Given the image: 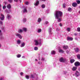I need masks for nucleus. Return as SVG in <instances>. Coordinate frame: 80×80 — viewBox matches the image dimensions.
Wrapping results in <instances>:
<instances>
[{"label":"nucleus","mask_w":80,"mask_h":80,"mask_svg":"<svg viewBox=\"0 0 80 80\" xmlns=\"http://www.w3.org/2000/svg\"><path fill=\"white\" fill-rule=\"evenodd\" d=\"M63 12L60 11H56L54 13L55 18L58 19V22H60L62 21V17Z\"/></svg>","instance_id":"1"},{"label":"nucleus","mask_w":80,"mask_h":80,"mask_svg":"<svg viewBox=\"0 0 80 80\" xmlns=\"http://www.w3.org/2000/svg\"><path fill=\"white\" fill-rule=\"evenodd\" d=\"M42 40L41 39L39 40H35V45H42L41 42Z\"/></svg>","instance_id":"2"},{"label":"nucleus","mask_w":80,"mask_h":80,"mask_svg":"<svg viewBox=\"0 0 80 80\" xmlns=\"http://www.w3.org/2000/svg\"><path fill=\"white\" fill-rule=\"evenodd\" d=\"M59 61L60 62H67L68 61V59H67L63 58H61L59 59Z\"/></svg>","instance_id":"3"},{"label":"nucleus","mask_w":80,"mask_h":80,"mask_svg":"<svg viewBox=\"0 0 80 80\" xmlns=\"http://www.w3.org/2000/svg\"><path fill=\"white\" fill-rule=\"evenodd\" d=\"M22 12L24 13H27V7H24L23 8Z\"/></svg>","instance_id":"4"},{"label":"nucleus","mask_w":80,"mask_h":80,"mask_svg":"<svg viewBox=\"0 0 80 80\" xmlns=\"http://www.w3.org/2000/svg\"><path fill=\"white\" fill-rule=\"evenodd\" d=\"M16 36H17L20 39H22V37H23V36L21 35V34L18 33L16 34Z\"/></svg>","instance_id":"5"},{"label":"nucleus","mask_w":80,"mask_h":80,"mask_svg":"<svg viewBox=\"0 0 80 80\" xmlns=\"http://www.w3.org/2000/svg\"><path fill=\"white\" fill-rule=\"evenodd\" d=\"M52 28H49L48 32L49 35H52V34H53V32H52Z\"/></svg>","instance_id":"6"},{"label":"nucleus","mask_w":80,"mask_h":80,"mask_svg":"<svg viewBox=\"0 0 80 80\" xmlns=\"http://www.w3.org/2000/svg\"><path fill=\"white\" fill-rule=\"evenodd\" d=\"M74 65L76 67H78V66H80V63L78 62H76L75 63Z\"/></svg>","instance_id":"7"},{"label":"nucleus","mask_w":80,"mask_h":80,"mask_svg":"<svg viewBox=\"0 0 80 80\" xmlns=\"http://www.w3.org/2000/svg\"><path fill=\"white\" fill-rule=\"evenodd\" d=\"M1 17L0 18V19L1 20H4V19L5 18V17H4V15L3 14H1Z\"/></svg>","instance_id":"8"},{"label":"nucleus","mask_w":80,"mask_h":80,"mask_svg":"<svg viewBox=\"0 0 80 80\" xmlns=\"http://www.w3.org/2000/svg\"><path fill=\"white\" fill-rule=\"evenodd\" d=\"M73 40V38L72 37H68L67 38V40L68 41H72Z\"/></svg>","instance_id":"9"},{"label":"nucleus","mask_w":80,"mask_h":80,"mask_svg":"<svg viewBox=\"0 0 80 80\" xmlns=\"http://www.w3.org/2000/svg\"><path fill=\"white\" fill-rule=\"evenodd\" d=\"M25 45V43L24 42H22L21 44L20 47H23Z\"/></svg>","instance_id":"10"},{"label":"nucleus","mask_w":80,"mask_h":80,"mask_svg":"<svg viewBox=\"0 0 80 80\" xmlns=\"http://www.w3.org/2000/svg\"><path fill=\"white\" fill-rule=\"evenodd\" d=\"M75 75L76 77H78L80 75V72H78L76 71V73H75Z\"/></svg>","instance_id":"11"},{"label":"nucleus","mask_w":80,"mask_h":80,"mask_svg":"<svg viewBox=\"0 0 80 80\" xmlns=\"http://www.w3.org/2000/svg\"><path fill=\"white\" fill-rule=\"evenodd\" d=\"M72 5L73 7H76L77 5V3L76 2H74L72 3Z\"/></svg>","instance_id":"12"},{"label":"nucleus","mask_w":80,"mask_h":80,"mask_svg":"<svg viewBox=\"0 0 80 80\" xmlns=\"http://www.w3.org/2000/svg\"><path fill=\"white\" fill-rule=\"evenodd\" d=\"M5 12L6 13H10V12H11V10L9 9L8 10H5Z\"/></svg>","instance_id":"13"},{"label":"nucleus","mask_w":80,"mask_h":80,"mask_svg":"<svg viewBox=\"0 0 80 80\" xmlns=\"http://www.w3.org/2000/svg\"><path fill=\"white\" fill-rule=\"evenodd\" d=\"M68 11L69 12H71L72 11V9L71 8H68Z\"/></svg>","instance_id":"14"},{"label":"nucleus","mask_w":80,"mask_h":80,"mask_svg":"<svg viewBox=\"0 0 80 80\" xmlns=\"http://www.w3.org/2000/svg\"><path fill=\"white\" fill-rule=\"evenodd\" d=\"M39 4V1H37L34 4V5L35 6H37Z\"/></svg>","instance_id":"15"},{"label":"nucleus","mask_w":80,"mask_h":80,"mask_svg":"<svg viewBox=\"0 0 80 80\" xmlns=\"http://www.w3.org/2000/svg\"><path fill=\"white\" fill-rule=\"evenodd\" d=\"M23 29H19L18 30V33H22V32H23Z\"/></svg>","instance_id":"16"},{"label":"nucleus","mask_w":80,"mask_h":80,"mask_svg":"<svg viewBox=\"0 0 80 80\" xmlns=\"http://www.w3.org/2000/svg\"><path fill=\"white\" fill-rule=\"evenodd\" d=\"M7 18L8 19H10V18H11V16L9 14H8L7 15Z\"/></svg>","instance_id":"17"},{"label":"nucleus","mask_w":80,"mask_h":80,"mask_svg":"<svg viewBox=\"0 0 80 80\" xmlns=\"http://www.w3.org/2000/svg\"><path fill=\"white\" fill-rule=\"evenodd\" d=\"M77 69V67H74L72 68V70H73V71H75V70H76Z\"/></svg>","instance_id":"18"},{"label":"nucleus","mask_w":80,"mask_h":80,"mask_svg":"<svg viewBox=\"0 0 80 80\" xmlns=\"http://www.w3.org/2000/svg\"><path fill=\"white\" fill-rule=\"evenodd\" d=\"M7 7L8 8L10 9V8H11V5H10V4H8L7 6Z\"/></svg>","instance_id":"19"},{"label":"nucleus","mask_w":80,"mask_h":80,"mask_svg":"<svg viewBox=\"0 0 80 80\" xmlns=\"http://www.w3.org/2000/svg\"><path fill=\"white\" fill-rule=\"evenodd\" d=\"M62 48L63 49H67L68 48V47L67 46H64Z\"/></svg>","instance_id":"20"},{"label":"nucleus","mask_w":80,"mask_h":80,"mask_svg":"<svg viewBox=\"0 0 80 80\" xmlns=\"http://www.w3.org/2000/svg\"><path fill=\"white\" fill-rule=\"evenodd\" d=\"M17 43L18 44H20L21 43V41L18 40V41H17Z\"/></svg>","instance_id":"21"},{"label":"nucleus","mask_w":80,"mask_h":80,"mask_svg":"<svg viewBox=\"0 0 80 80\" xmlns=\"http://www.w3.org/2000/svg\"><path fill=\"white\" fill-rule=\"evenodd\" d=\"M75 51L76 52H78V51H79V49L78 48H76L75 49Z\"/></svg>","instance_id":"22"},{"label":"nucleus","mask_w":80,"mask_h":80,"mask_svg":"<svg viewBox=\"0 0 80 80\" xmlns=\"http://www.w3.org/2000/svg\"><path fill=\"white\" fill-rule=\"evenodd\" d=\"M41 20L42 19H41V18H39L38 19V22L40 23L41 22Z\"/></svg>","instance_id":"23"},{"label":"nucleus","mask_w":80,"mask_h":80,"mask_svg":"<svg viewBox=\"0 0 80 80\" xmlns=\"http://www.w3.org/2000/svg\"><path fill=\"white\" fill-rule=\"evenodd\" d=\"M75 62V60L74 59H71L70 60V62L71 63H73Z\"/></svg>","instance_id":"24"},{"label":"nucleus","mask_w":80,"mask_h":80,"mask_svg":"<svg viewBox=\"0 0 80 80\" xmlns=\"http://www.w3.org/2000/svg\"><path fill=\"white\" fill-rule=\"evenodd\" d=\"M51 53L52 55H55V51H51Z\"/></svg>","instance_id":"25"},{"label":"nucleus","mask_w":80,"mask_h":80,"mask_svg":"<svg viewBox=\"0 0 80 80\" xmlns=\"http://www.w3.org/2000/svg\"><path fill=\"white\" fill-rule=\"evenodd\" d=\"M27 22V19L25 18H24L23 19V23H25V22Z\"/></svg>","instance_id":"26"},{"label":"nucleus","mask_w":80,"mask_h":80,"mask_svg":"<svg viewBox=\"0 0 80 80\" xmlns=\"http://www.w3.org/2000/svg\"><path fill=\"white\" fill-rule=\"evenodd\" d=\"M41 32H42V30H41V29H38V30L37 31V32H38V33H40Z\"/></svg>","instance_id":"27"},{"label":"nucleus","mask_w":80,"mask_h":80,"mask_svg":"<svg viewBox=\"0 0 80 80\" xmlns=\"http://www.w3.org/2000/svg\"><path fill=\"white\" fill-rule=\"evenodd\" d=\"M22 30L24 32H27V29L25 28H23Z\"/></svg>","instance_id":"28"},{"label":"nucleus","mask_w":80,"mask_h":80,"mask_svg":"<svg viewBox=\"0 0 80 80\" xmlns=\"http://www.w3.org/2000/svg\"><path fill=\"white\" fill-rule=\"evenodd\" d=\"M41 7L42 8H45V4H42L41 6Z\"/></svg>","instance_id":"29"},{"label":"nucleus","mask_w":80,"mask_h":80,"mask_svg":"<svg viewBox=\"0 0 80 80\" xmlns=\"http://www.w3.org/2000/svg\"><path fill=\"white\" fill-rule=\"evenodd\" d=\"M66 30L68 32H70V28H67Z\"/></svg>","instance_id":"30"},{"label":"nucleus","mask_w":80,"mask_h":80,"mask_svg":"<svg viewBox=\"0 0 80 80\" xmlns=\"http://www.w3.org/2000/svg\"><path fill=\"white\" fill-rule=\"evenodd\" d=\"M59 52L60 53H63V50L62 49H60L59 50Z\"/></svg>","instance_id":"31"},{"label":"nucleus","mask_w":80,"mask_h":80,"mask_svg":"<svg viewBox=\"0 0 80 80\" xmlns=\"http://www.w3.org/2000/svg\"><path fill=\"white\" fill-rule=\"evenodd\" d=\"M77 57L78 59H80V54H78L77 55Z\"/></svg>","instance_id":"32"},{"label":"nucleus","mask_w":80,"mask_h":80,"mask_svg":"<svg viewBox=\"0 0 80 80\" xmlns=\"http://www.w3.org/2000/svg\"><path fill=\"white\" fill-rule=\"evenodd\" d=\"M76 2L78 4H80V1L79 0H76Z\"/></svg>","instance_id":"33"},{"label":"nucleus","mask_w":80,"mask_h":80,"mask_svg":"<svg viewBox=\"0 0 80 80\" xmlns=\"http://www.w3.org/2000/svg\"><path fill=\"white\" fill-rule=\"evenodd\" d=\"M38 47H35L34 48V50H36V51L38 50Z\"/></svg>","instance_id":"34"},{"label":"nucleus","mask_w":80,"mask_h":80,"mask_svg":"<svg viewBox=\"0 0 80 80\" xmlns=\"http://www.w3.org/2000/svg\"><path fill=\"white\" fill-rule=\"evenodd\" d=\"M25 78L27 79H29V76L28 75H26L25 76Z\"/></svg>","instance_id":"35"},{"label":"nucleus","mask_w":80,"mask_h":80,"mask_svg":"<svg viewBox=\"0 0 80 80\" xmlns=\"http://www.w3.org/2000/svg\"><path fill=\"white\" fill-rule=\"evenodd\" d=\"M63 7L64 8H66V4L64 3L63 5Z\"/></svg>","instance_id":"36"},{"label":"nucleus","mask_w":80,"mask_h":80,"mask_svg":"<svg viewBox=\"0 0 80 80\" xmlns=\"http://www.w3.org/2000/svg\"><path fill=\"white\" fill-rule=\"evenodd\" d=\"M14 0V1L16 2H18V0H19V1H20V2H22V0Z\"/></svg>","instance_id":"37"},{"label":"nucleus","mask_w":80,"mask_h":80,"mask_svg":"<svg viewBox=\"0 0 80 80\" xmlns=\"http://www.w3.org/2000/svg\"><path fill=\"white\" fill-rule=\"evenodd\" d=\"M18 58H20L21 57V55L20 54H18L17 56Z\"/></svg>","instance_id":"38"},{"label":"nucleus","mask_w":80,"mask_h":80,"mask_svg":"<svg viewBox=\"0 0 80 80\" xmlns=\"http://www.w3.org/2000/svg\"><path fill=\"white\" fill-rule=\"evenodd\" d=\"M78 32H80V28H78L77 29Z\"/></svg>","instance_id":"39"},{"label":"nucleus","mask_w":80,"mask_h":80,"mask_svg":"<svg viewBox=\"0 0 80 80\" xmlns=\"http://www.w3.org/2000/svg\"><path fill=\"white\" fill-rule=\"evenodd\" d=\"M0 38H1V40H3V39L4 38H3V36H0Z\"/></svg>","instance_id":"40"},{"label":"nucleus","mask_w":80,"mask_h":80,"mask_svg":"<svg viewBox=\"0 0 80 80\" xmlns=\"http://www.w3.org/2000/svg\"><path fill=\"white\" fill-rule=\"evenodd\" d=\"M45 24H46V25H47V24H48L49 22L48 21H45Z\"/></svg>","instance_id":"41"},{"label":"nucleus","mask_w":80,"mask_h":80,"mask_svg":"<svg viewBox=\"0 0 80 80\" xmlns=\"http://www.w3.org/2000/svg\"><path fill=\"white\" fill-rule=\"evenodd\" d=\"M59 25L60 27H62V24L61 23H60L59 24Z\"/></svg>","instance_id":"42"},{"label":"nucleus","mask_w":80,"mask_h":80,"mask_svg":"<svg viewBox=\"0 0 80 80\" xmlns=\"http://www.w3.org/2000/svg\"><path fill=\"white\" fill-rule=\"evenodd\" d=\"M28 3H29L27 2H25V4H26V5H28Z\"/></svg>","instance_id":"43"},{"label":"nucleus","mask_w":80,"mask_h":80,"mask_svg":"<svg viewBox=\"0 0 80 80\" xmlns=\"http://www.w3.org/2000/svg\"><path fill=\"white\" fill-rule=\"evenodd\" d=\"M3 9H5V8H6V6H3Z\"/></svg>","instance_id":"44"},{"label":"nucleus","mask_w":80,"mask_h":80,"mask_svg":"<svg viewBox=\"0 0 80 80\" xmlns=\"http://www.w3.org/2000/svg\"><path fill=\"white\" fill-rule=\"evenodd\" d=\"M20 74L21 75H23V72H21L20 73Z\"/></svg>","instance_id":"45"},{"label":"nucleus","mask_w":80,"mask_h":80,"mask_svg":"<svg viewBox=\"0 0 80 80\" xmlns=\"http://www.w3.org/2000/svg\"><path fill=\"white\" fill-rule=\"evenodd\" d=\"M8 2L11 3V2H12V0H8Z\"/></svg>","instance_id":"46"},{"label":"nucleus","mask_w":80,"mask_h":80,"mask_svg":"<svg viewBox=\"0 0 80 80\" xmlns=\"http://www.w3.org/2000/svg\"><path fill=\"white\" fill-rule=\"evenodd\" d=\"M0 24H1V25H2L3 24V22L2 21H0Z\"/></svg>","instance_id":"47"},{"label":"nucleus","mask_w":80,"mask_h":80,"mask_svg":"<svg viewBox=\"0 0 80 80\" xmlns=\"http://www.w3.org/2000/svg\"><path fill=\"white\" fill-rule=\"evenodd\" d=\"M44 60H45L44 58H42L41 59V60H42V61H43Z\"/></svg>","instance_id":"48"},{"label":"nucleus","mask_w":80,"mask_h":80,"mask_svg":"<svg viewBox=\"0 0 80 80\" xmlns=\"http://www.w3.org/2000/svg\"><path fill=\"white\" fill-rule=\"evenodd\" d=\"M74 35L75 36H77V33H74Z\"/></svg>","instance_id":"49"},{"label":"nucleus","mask_w":80,"mask_h":80,"mask_svg":"<svg viewBox=\"0 0 80 80\" xmlns=\"http://www.w3.org/2000/svg\"><path fill=\"white\" fill-rule=\"evenodd\" d=\"M31 78H33V75H31Z\"/></svg>","instance_id":"50"},{"label":"nucleus","mask_w":80,"mask_h":80,"mask_svg":"<svg viewBox=\"0 0 80 80\" xmlns=\"http://www.w3.org/2000/svg\"><path fill=\"white\" fill-rule=\"evenodd\" d=\"M3 78H0V80H3Z\"/></svg>","instance_id":"51"},{"label":"nucleus","mask_w":80,"mask_h":80,"mask_svg":"<svg viewBox=\"0 0 80 80\" xmlns=\"http://www.w3.org/2000/svg\"><path fill=\"white\" fill-rule=\"evenodd\" d=\"M38 64H41L42 63V62H38Z\"/></svg>","instance_id":"52"},{"label":"nucleus","mask_w":80,"mask_h":80,"mask_svg":"<svg viewBox=\"0 0 80 80\" xmlns=\"http://www.w3.org/2000/svg\"><path fill=\"white\" fill-rule=\"evenodd\" d=\"M25 58V57L24 56H22V58Z\"/></svg>","instance_id":"53"},{"label":"nucleus","mask_w":80,"mask_h":80,"mask_svg":"<svg viewBox=\"0 0 80 80\" xmlns=\"http://www.w3.org/2000/svg\"><path fill=\"white\" fill-rule=\"evenodd\" d=\"M4 3L5 5H7V2H5Z\"/></svg>","instance_id":"54"},{"label":"nucleus","mask_w":80,"mask_h":80,"mask_svg":"<svg viewBox=\"0 0 80 80\" xmlns=\"http://www.w3.org/2000/svg\"><path fill=\"white\" fill-rule=\"evenodd\" d=\"M1 34H2V31L0 30V35H1Z\"/></svg>","instance_id":"55"},{"label":"nucleus","mask_w":80,"mask_h":80,"mask_svg":"<svg viewBox=\"0 0 80 80\" xmlns=\"http://www.w3.org/2000/svg\"><path fill=\"white\" fill-rule=\"evenodd\" d=\"M66 52H67V53H69V52H68V51H66Z\"/></svg>","instance_id":"56"},{"label":"nucleus","mask_w":80,"mask_h":80,"mask_svg":"<svg viewBox=\"0 0 80 80\" xmlns=\"http://www.w3.org/2000/svg\"><path fill=\"white\" fill-rule=\"evenodd\" d=\"M42 1H43V2H45L46 0H41Z\"/></svg>","instance_id":"57"},{"label":"nucleus","mask_w":80,"mask_h":80,"mask_svg":"<svg viewBox=\"0 0 80 80\" xmlns=\"http://www.w3.org/2000/svg\"><path fill=\"white\" fill-rule=\"evenodd\" d=\"M2 47V45L0 44V48Z\"/></svg>","instance_id":"58"},{"label":"nucleus","mask_w":80,"mask_h":80,"mask_svg":"<svg viewBox=\"0 0 80 80\" xmlns=\"http://www.w3.org/2000/svg\"><path fill=\"white\" fill-rule=\"evenodd\" d=\"M35 60H36V61H37V59H35Z\"/></svg>","instance_id":"59"},{"label":"nucleus","mask_w":80,"mask_h":80,"mask_svg":"<svg viewBox=\"0 0 80 80\" xmlns=\"http://www.w3.org/2000/svg\"><path fill=\"white\" fill-rule=\"evenodd\" d=\"M2 30H4V28H2Z\"/></svg>","instance_id":"60"},{"label":"nucleus","mask_w":80,"mask_h":80,"mask_svg":"<svg viewBox=\"0 0 80 80\" xmlns=\"http://www.w3.org/2000/svg\"><path fill=\"white\" fill-rule=\"evenodd\" d=\"M75 40H76H76H77V38H75Z\"/></svg>","instance_id":"61"},{"label":"nucleus","mask_w":80,"mask_h":80,"mask_svg":"<svg viewBox=\"0 0 80 80\" xmlns=\"http://www.w3.org/2000/svg\"><path fill=\"white\" fill-rule=\"evenodd\" d=\"M79 13H80V11H79Z\"/></svg>","instance_id":"62"},{"label":"nucleus","mask_w":80,"mask_h":80,"mask_svg":"<svg viewBox=\"0 0 80 80\" xmlns=\"http://www.w3.org/2000/svg\"><path fill=\"white\" fill-rule=\"evenodd\" d=\"M0 7H1V5L0 4Z\"/></svg>","instance_id":"63"},{"label":"nucleus","mask_w":80,"mask_h":80,"mask_svg":"<svg viewBox=\"0 0 80 80\" xmlns=\"http://www.w3.org/2000/svg\"><path fill=\"white\" fill-rule=\"evenodd\" d=\"M79 35L80 36V33H79Z\"/></svg>","instance_id":"64"}]
</instances>
